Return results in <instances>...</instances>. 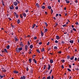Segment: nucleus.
I'll return each instance as SVG.
<instances>
[{"label": "nucleus", "instance_id": "9b49d317", "mask_svg": "<svg viewBox=\"0 0 79 79\" xmlns=\"http://www.w3.org/2000/svg\"><path fill=\"white\" fill-rule=\"evenodd\" d=\"M53 62V60L52 59H51L50 60V63L52 64Z\"/></svg>", "mask_w": 79, "mask_h": 79}, {"label": "nucleus", "instance_id": "9d476101", "mask_svg": "<svg viewBox=\"0 0 79 79\" xmlns=\"http://www.w3.org/2000/svg\"><path fill=\"white\" fill-rule=\"evenodd\" d=\"M31 60H32V59L31 58H30V59H29V62L30 63L31 62Z\"/></svg>", "mask_w": 79, "mask_h": 79}, {"label": "nucleus", "instance_id": "20e7f679", "mask_svg": "<svg viewBox=\"0 0 79 79\" xmlns=\"http://www.w3.org/2000/svg\"><path fill=\"white\" fill-rule=\"evenodd\" d=\"M21 79H25L26 77L25 76H23V77H21V78H20Z\"/></svg>", "mask_w": 79, "mask_h": 79}, {"label": "nucleus", "instance_id": "1a4fd4ad", "mask_svg": "<svg viewBox=\"0 0 79 79\" xmlns=\"http://www.w3.org/2000/svg\"><path fill=\"white\" fill-rule=\"evenodd\" d=\"M74 56H73V57H71V58H70V60H72L73 59H74Z\"/></svg>", "mask_w": 79, "mask_h": 79}, {"label": "nucleus", "instance_id": "bf43d9fd", "mask_svg": "<svg viewBox=\"0 0 79 79\" xmlns=\"http://www.w3.org/2000/svg\"><path fill=\"white\" fill-rule=\"evenodd\" d=\"M62 69H63L64 68V65H62Z\"/></svg>", "mask_w": 79, "mask_h": 79}, {"label": "nucleus", "instance_id": "09e8293b", "mask_svg": "<svg viewBox=\"0 0 79 79\" xmlns=\"http://www.w3.org/2000/svg\"><path fill=\"white\" fill-rule=\"evenodd\" d=\"M62 26L63 27H66V24H64V25H62Z\"/></svg>", "mask_w": 79, "mask_h": 79}, {"label": "nucleus", "instance_id": "393cba45", "mask_svg": "<svg viewBox=\"0 0 79 79\" xmlns=\"http://www.w3.org/2000/svg\"><path fill=\"white\" fill-rule=\"evenodd\" d=\"M44 35V33L41 31V35L42 37L43 36V35Z\"/></svg>", "mask_w": 79, "mask_h": 79}, {"label": "nucleus", "instance_id": "680f3d73", "mask_svg": "<svg viewBox=\"0 0 79 79\" xmlns=\"http://www.w3.org/2000/svg\"><path fill=\"white\" fill-rule=\"evenodd\" d=\"M3 71L5 73V72H6V71L5 70H3Z\"/></svg>", "mask_w": 79, "mask_h": 79}, {"label": "nucleus", "instance_id": "a19ab883", "mask_svg": "<svg viewBox=\"0 0 79 79\" xmlns=\"http://www.w3.org/2000/svg\"><path fill=\"white\" fill-rule=\"evenodd\" d=\"M15 40L16 42H17V41H18V40L17 38H15Z\"/></svg>", "mask_w": 79, "mask_h": 79}, {"label": "nucleus", "instance_id": "ea45409f", "mask_svg": "<svg viewBox=\"0 0 79 79\" xmlns=\"http://www.w3.org/2000/svg\"><path fill=\"white\" fill-rule=\"evenodd\" d=\"M37 39V37L36 36H35L34 38V39L35 40H36Z\"/></svg>", "mask_w": 79, "mask_h": 79}, {"label": "nucleus", "instance_id": "37998d69", "mask_svg": "<svg viewBox=\"0 0 79 79\" xmlns=\"http://www.w3.org/2000/svg\"><path fill=\"white\" fill-rule=\"evenodd\" d=\"M52 69H51V71H50V72H49V74H51L52 73Z\"/></svg>", "mask_w": 79, "mask_h": 79}, {"label": "nucleus", "instance_id": "4468645a", "mask_svg": "<svg viewBox=\"0 0 79 79\" xmlns=\"http://www.w3.org/2000/svg\"><path fill=\"white\" fill-rule=\"evenodd\" d=\"M25 49H26V51H27V48H28V46H27V45H25Z\"/></svg>", "mask_w": 79, "mask_h": 79}, {"label": "nucleus", "instance_id": "72a5a7b5", "mask_svg": "<svg viewBox=\"0 0 79 79\" xmlns=\"http://www.w3.org/2000/svg\"><path fill=\"white\" fill-rule=\"evenodd\" d=\"M70 2V1L69 0H67V1H66V3H69Z\"/></svg>", "mask_w": 79, "mask_h": 79}, {"label": "nucleus", "instance_id": "69168bd1", "mask_svg": "<svg viewBox=\"0 0 79 79\" xmlns=\"http://www.w3.org/2000/svg\"><path fill=\"white\" fill-rule=\"evenodd\" d=\"M64 41H62V44H64Z\"/></svg>", "mask_w": 79, "mask_h": 79}, {"label": "nucleus", "instance_id": "58836bf2", "mask_svg": "<svg viewBox=\"0 0 79 79\" xmlns=\"http://www.w3.org/2000/svg\"><path fill=\"white\" fill-rule=\"evenodd\" d=\"M44 23H45V24L46 25V26L47 27V26H48V24H47V22H45Z\"/></svg>", "mask_w": 79, "mask_h": 79}, {"label": "nucleus", "instance_id": "f8f14e48", "mask_svg": "<svg viewBox=\"0 0 79 79\" xmlns=\"http://www.w3.org/2000/svg\"><path fill=\"white\" fill-rule=\"evenodd\" d=\"M36 24H33V26L32 27V28L33 29H34V27L35 26Z\"/></svg>", "mask_w": 79, "mask_h": 79}, {"label": "nucleus", "instance_id": "c756f323", "mask_svg": "<svg viewBox=\"0 0 79 79\" xmlns=\"http://www.w3.org/2000/svg\"><path fill=\"white\" fill-rule=\"evenodd\" d=\"M10 48V46L9 45H8L6 47V48L7 49H9Z\"/></svg>", "mask_w": 79, "mask_h": 79}, {"label": "nucleus", "instance_id": "f3484780", "mask_svg": "<svg viewBox=\"0 0 79 79\" xmlns=\"http://www.w3.org/2000/svg\"><path fill=\"white\" fill-rule=\"evenodd\" d=\"M1 2L2 4V5L4 6V4L3 1V0H2Z\"/></svg>", "mask_w": 79, "mask_h": 79}, {"label": "nucleus", "instance_id": "7ed1b4c3", "mask_svg": "<svg viewBox=\"0 0 79 79\" xmlns=\"http://www.w3.org/2000/svg\"><path fill=\"white\" fill-rule=\"evenodd\" d=\"M16 50L18 53H19L20 52L19 48H16Z\"/></svg>", "mask_w": 79, "mask_h": 79}, {"label": "nucleus", "instance_id": "6ab92c4d", "mask_svg": "<svg viewBox=\"0 0 79 79\" xmlns=\"http://www.w3.org/2000/svg\"><path fill=\"white\" fill-rule=\"evenodd\" d=\"M48 9H49L50 10L52 8L51 6H48Z\"/></svg>", "mask_w": 79, "mask_h": 79}, {"label": "nucleus", "instance_id": "a18cd8bd", "mask_svg": "<svg viewBox=\"0 0 79 79\" xmlns=\"http://www.w3.org/2000/svg\"><path fill=\"white\" fill-rule=\"evenodd\" d=\"M9 8L10 9H11L12 10H13V9L11 7H10H10Z\"/></svg>", "mask_w": 79, "mask_h": 79}, {"label": "nucleus", "instance_id": "de8ad7c7", "mask_svg": "<svg viewBox=\"0 0 79 79\" xmlns=\"http://www.w3.org/2000/svg\"><path fill=\"white\" fill-rule=\"evenodd\" d=\"M28 69H28V67H27L26 70H27V71H28Z\"/></svg>", "mask_w": 79, "mask_h": 79}, {"label": "nucleus", "instance_id": "6e6d98bb", "mask_svg": "<svg viewBox=\"0 0 79 79\" xmlns=\"http://www.w3.org/2000/svg\"><path fill=\"white\" fill-rule=\"evenodd\" d=\"M39 44L40 45H41L42 44V42H40L39 43Z\"/></svg>", "mask_w": 79, "mask_h": 79}, {"label": "nucleus", "instance_id": "c85d7f7f", "mask_svg": "<svg viewBox=\"0 0 79 79\" xmlns=\"http://www.w3.org/2000/svg\"><path fill=\"white\" fill-rule=\"evenodd\" d=\"M75 25H79V23L78 22H76L75 23Z\"/></svg>", "mask_w": 79, "mask_h": 79}, {"label": "nucleus", "instance_id": "e2e57ef3", "mask_svg": "<svg viewBox=\"0 0 79 79\" xmlns=\"http://www.w3.org/2000/svg\"><path fill=\"white\" fill-rule=\"evenodd\" d=\"M35 55H34V56H33V58H34L35 57Z\"/></svg>", "mask_w": 79, "mask_h": 79}, {"label": "nucleus", "instance_id": "603ef678", "mask_svg": "<svg viewBox=\"0 0 79 79\" xmlns=\"http://www.w3.org/2000/svg\"><path fill=\"white\" fill-rule=\"evenodd\" d=\"M74 60L75 61H77V57H75Z\"/></svg>", "mask_w": 79, "mask_h": 79}, {"label": "nucleus", "instance_id": "a211bd4d", "mask_svg": "<svg viewBox=\"0 0 79 79\" xmlns=\"http://www.w3.org/2000/svg\"><path fill=\"white\" fill-rule=\"evenodd\" d=\"M33 46L32 44H31L30 45V48L31 49L33 48Z\"/></svg>", "mask_w": 79, "mask_h": 79}, {"label": "nucleus", "instance_id": "bb28decb", "mask_svg": "<svg viewBox=\"0 0 79 79\" xmlns=\"http://www.w3.org/2000/svg\"><path fill=\"white\" fill-rule=\"evenodd\" d=\"M27 43H28V44H27L28 45V46H29L30 45V43L29 42V41H28V42H27Z\"/></svg>", "mask_w": 79, "mask_h": 79}, {"label": "nucleus", "instance_id": "473e14b6", "mask_svg": "<svg viewBox=\"0 0 79 79\" xmlns=\"http://www.w3.org/2000/svg\"><path fill=\"white\" fill-rule=\"evenodd\" d=\"M20 17L21 19H23V16L21 14L20 15Z\"/></svg>", "mask_w": 79, "mask_h": 79}, {"label": "nucleus", "instance_id": "49530a36", "mask_svg": "<svg viewBox=\"0 0 79 79\" xmlns=\"http://www.w3.org/2000/svg\"><path fill=\"white\" fill-rule=\"evenodd\" d=\"M67 70H68V71H69L70 72H71V70H70L69 69H67Z\"/></svg>", "mask_w": 79, "mask_h": 79}, {"label": "nucleus", "instance_id": "4be33fe9", "mask_svg": "<svg viewBox=\"0 0 79 79\" xmlns=\"http://www.w3.org/2000/svg\"><path fill=\"white\" fill-rule=\"evenodd\" d=\"M48 29H46L45 30H44V33H46L48 31Z\"/></svg>", "mask_w": 79, "mask_h": 79}, {"label": "nucleus", "instance_id": "0e129e2a", "mask_svg": "<svg viewBox=\"0 0 79 79\" xmlns=\"http://www.w3.org/2000/svg\"><path fill=\"white\" fill-rule=\"evenodd\" d=\"M71 68V65H69V68Z\"/></svg>", "mask_w": 79, "mask_h": 79}, {"label": "nucleus", "instance_id": "774afa93", "mask_svg": "<svg viewBox=\"0 0 79 79\" xmlns=\"http://www.w3.org/2000/svg\"><path fill=\"white\" fill-rule=\"evenodd\" d=\"M46 78V77H44L42 79H45Z\"/></svg>", "mask_w": 79, "mask_h": 79}, {"label": "nucleus", "instance_id": "dca6fc26", "mask_svg": "<svg viewBox=\"0 0 79 79\" xmlns=\"http://www.w3.org/2000/svg\"><path fill=\"white\" fill-rule=\"evenodd\" d=\"M69 42H70L71 44H73V40H70L69 41Z\"/></svg>", "mask_w": 79, "mask_h": 79}, {"label": "nucleus", "instance_id": "a878e982", "mask_svg": "<svg viewBox=\"0 0 79 79\" xmlns=\"http://www.w3.org/2000/svg\"><path fill=\"white\" fill-rule=\"evenodd\" d=\"M17 23L18 24H19L20 23V21L19 19L17 20Z\"/></svg>", "mask_w": 79, "mask_h": 79}, {"label": "nucleus", "instance_id": "052dcab7", "mask_svg": "<svg viewBox=\"0 0 79 79\" xmlns=\"http://www.w3.org/2000/svg\"><path fill=\"white\" fill-rule=\"evenodd\" d=\"M26 12H27H27H28V10H26Z\"/></svg>", "mask_w": 79, "mask_h": 79}, {"label": "nucleus", "instance_id": "b1692460", "mask_svg": "<svg viewBox=\"0 0 79 79\" xmlns=\"http://www.w3.org/2000/svg\"><path fill=\"white\" fill-rule=\"evenodd\" d=\"M70 56H67V59L69 60V59H70Z\"/></svg>", "mask_w": 79, "mask_h": 79}, {"label": "nucleus", "instance_id": "423d86ee", "mask_svg": "<svg viewBox=\"0 0 79 79\" xmlns=\"http://www.w3.org/2000/svg\"><path fill=\"white\" fill-rule=\"evenodd\" d=\"M13 73H14L18 74V73L19 72H18V71H13Z\"/></svg>", "mask_w": 79, "mask_h": 79}, {"label": "nucleus", "instance_id": "6e6552de", "mask_svg": "<svg viewBox=\"0 0 79 79\" xmlns=\"http://www.w3.org/2000/svg\"><path fill=\"white\" fill-rule=\"evenodd\" d=\"M56 39H57V40H59L60 39L59 36L58 35H56Z\"/></svg>", "mask_w": 79, "mask_h": 79}, {"label": "nucleus", "instance_id": "39448f33", "mask_svg": "<svg viewBox=\"0 0 79 79\" xmlns=\"http://www.w3.org/2000/svg\"><path fill=\"white\" fill-rule=\"evenodd\" d=\"M23 15L24 16V17H26L27 15L25 14L24 13H23Z\"/></svg>", "mask_w": 79, "mask_h": 79}, {"label": "nucleus", "instance_id": "864d4df0", "mask_svg": "<svg viewBox=\"0 0 79 79\" xmlns=\"http://www.w3.org/2000/svg\"><path fill=\"white\" fill-rule=\"evenodd\" d=\"M50 44V42H48V43L47 44V45H49Z\"/></svg>", "mask_w": 79, "mask_h": 79}, {"label": "nucleus", "instance_id": "5fc2aeb1", "mask_svg": "<svg viewBox=\"0 0 79 79\" xmlns=\"http://www.w3.org/2000/svg\"><path fill=\"white\" fill-rule=\"evenodd\" d=\"M1 52L2 53H5V51H3V50H2Z\"/></svg>", "mask_w": 79, "mask_h": 79}, {"label": "nucleus", "instance_id": "4d7b16f0", "mask_svg": "<svg viewBox=\"0 0 79 79\" xmlns=\"http://www.w3.org/2000/svg\"><path fill=\"white\" fill-rule=\"evenodd\" d=\"M20 46H22V47H23L24 46V45H23V44H21Z\"/></svg>", "mask_w": 79, "mask_h": 79}, {"label": "nucleus", "instance_id": "f704fd0d", "mask_svg": "<svg viewBox=\"0 0 79 79\" xmlns=\"http://www.w3.org/2000/svg\"><path fill=\"white\" fill-rule=\"evenodd\" d=\"M51 78V77L50 76H48L47 78V79H50Z\"/></svg>", "mask_w": 79, "mask_h": 79}, {"label": "nucleus", "instance_id": "ddd939ff", "mask_svg": "<svg viewBox=\"0 0 79 79\" xmlns=\"http://www.w3.org/2000/svg\"><path fill=\"white\" fill-rule=\"evenodd\" d=\"M33 61L35 64H37V61L35 59H33Z\"/></svg>", "mask_w": 79, "mask_h": 79}, {"label": "nucleus", "instance_id": "f03ea898", "mask_svg": "<svg viewBox=\"0 0 79 79\" xmlns=\"http://www.w3.org/2000/svg\"><path fill=\"white\" fill-rule=\"evenodd\" d=\"M14 14L15 15V16H16V18H18L19 17V15L18 14H17L15 12H14Z\"/></svg>", "mask_w": 79, "mask_h": 79}, {"label": "nucleus", "instance_id": "7c9ffc66", "mask_svg": "<svg viewBox=\"0 0 79 79\" xmlns=\"http://www.w3.org/2000/svg\"><path fill=\"white\" fill-rule=\"evenodd\" d=\"M54 49H56L57 48L56 46H55L54 47Z\"/></svg>", "mask_w": 79, "mask_h": 79}, {"label": "nucleus", "instance_id": "412c9836", "mask_svg": "<svg viewBox=\"0 0 79 79\" xmlns=\"http://www.w3.org/2000/svg\"><path fill=\"white\" fill-rule=\"evenodd\" d=\"M44 51H45V50H44V48H42V49L41 50V51L42 52H44Z\"/></svg>", "mask_w": 79, "mask_h": 79}, {"label": "nucleus", "instance_id": "f257e3e1", "mask_svg": "<svg viewBox=\"0 0 79 79\" xmlns=\"http://www.w3.org/2000/svg\"><path fill=\"white\" fill-rule=\"evenodd\" d=\"M14 4L15 6H16L18 5L17 2H14Z\"/></svg>", "mask_w": 79, "mask_h": 79}, {"label": "nucleus", "instance_id": "cd10ccee", "mask_svg": "<svg viewBox=\"0 0 79 79\" xmlns=\"http://www.w3.org/2000/svg\"><path fill=\"white\" fill-rule=\"evenodd\" d=\"M61 61H62L63 63H64L65 62V61L64 59H62V60H61Z\"/></svg>", "mask_w": 79, "mask_h": 79}, {"label": "nucleus", "instance_id": "3c124183", "mask_svg": "<svg viewBox=\"0 0 79 79\" xmlns=\"http://www.w3.org/2000/svg\"><path fill=\"white\" fill-rule=\"evenodd\" d=\"M59 14H56V17H57L58 16Z\"/></svg>", "mask_w": 79, "mask_h": 79}, {"label": "nucleus", "instance_id": "e433bc0d", "mask_svg": "<svg viewBox=\"0 0 79 79\" xmlns=\"http://www.w3.org/2000/svg\"><path fill=\"white\" fill-rule=\"evenodd\" d=\"M73 30L75 31H77V30L74 28H73Z\"/></svg>", "mask_w": 79, "mask_h": 79}, {"label": "nucleus", "instance_id": "13d9d810", "mask_svg": "<svg viewBox=\"0 0 79 79\" xmlns=\"http://www.w3.org/2000/svg\"><path fill=\"white\" fill-rule=\"evenodd\" d=\"M8 19H9L10 21H11V19L10 18H8Z\"/></svg>", "mask_w": 79, "mask_h": 79}, {"label": "nucleus", "instance_id": "5701e85b", "mask_svg": "<svg viewBox=\"0 0 79 79\" xmlns=\"http://www.w3.org/2000/svg\"><path fill=\"white\" fill-rule=\"evenodd\" d=\"M45 6H43L41 7V8L42 9H44L45 8Z\"/></svg>", "mask_w": 79, "mask_h": 79}, {"label": "nucleus", "instance_id": "aec40b11", "mask_svg": "<svg viewBox=\"0 0 79 79\" xmlns=\"http://www.w3.org/2000/svg\"><path fill=\"white\" fill-rule=\"evenodd\" d=\"M4 51L5 52H6V53H8V52L7 50V49H4Z\"/></svg>", "mask_w": 79, "mask_h": 79}, {"label": "nucleus", "instance_id": "338daca9", "mask_svg": "<svg viewBox=\"0 0 79 79\" xmlns=\"http://www.w3.org/2000/svg\"><path fill=\"white\" fill-rule=\"evenodd\" d=\"M29 54H31V51H30L29 52Z\"/></svg>", "mask_w": 79, "mask_h": 79}, {"label": "nucleus", "instance_id": "c9c22d12", "mask_svg": "<svg viewBox=\"0 0 79 79\" xmlns=\"http://www.w3.org/2000/svg\"><path fill=\"white\" fill-rule=\"evenodd\" d=\"M18 9V6H16L15 7V9L16 10H17Z\"/></svg>", "mask_w": 79, "mask_h": 79}, {"label": "nucleus", "instance_id": "0eeeda50", "mask_svg": "<svg viewBox=\"0 0 79 79\" xmlns=\"http://www.w3.org/2000/svg\"><path fill=\"white\" fill-rule=\"evenodd\" d=\"M48 70H49L51 68V66L50 65V64H49L48 65Z\"/></svg>", "mask_w": 79, "mask_h": 79}, {"label": "nucleus", "instance_id": "2eb2a0df", "mask_svg": "<svg viewBox=\"0 0 79 79\" xmlns=\"http://www.w3.org/2000/svg\"><path fill=\"white\" fill-rule=\"evenodd\" d=\"M36 5L38 8H39L40 7L38 3H36Z\"/></svg>", "mask_w": 79, "mask_h": 79}, {"label": "nucleus", "instance_id": "c03bdc74", "mask_svg": "<svg viewBox=\"0 0 79 79\" xmlns=\"http://www.w3.org/2000/svg\"><path fill=\"white\" fill-rule=\"evenodd\" d=\"M11 26L12 28H15V26L14 25H13L12 24H11Z\"/></svg>", "mask_w": 79, "mask_h": 79}, {"label": "nucleus", "instance_id": "8fccbe9b", "mask_svg": "<svg viewBox=\"0 0 79 79\" xmlns=\"http://www.w3.org/2000/svg\"><path fill=\"white\" fill-rule=\"evenodd\" d=\"M54 77H53V76H52V77H51V79H54Z\"/></svg>", "mask_w": 79, "mask_h": 79}, {"label": "nucleus", "instance_id": "2f4dec72", "mask_svg": "<svg viewBox=\"0 0 79 79\" xmlns=\"http://www.w3.org/2000/svg\"><path fill=\"white\" fill-rule=\"evenodd\" d=\"M23 49L22 48H19V51H21Z\"/></svg>", "mask_w": 79, "mask_h": 79}, {"label": "nucleus", "instance_id": "79ce46f5", "mask_svg": "<svg viewBox=\"0 0 79 79\" xmlns=\"http://www.w3.org/2000/svg\"><path fill=\"white\" fill-rule=\"evenodd\" d=\"M58 43V41L57 40H56V41H55V43Z\"/></svg>", "mask_w": 79, "mask_h": 79}, {"label": "nucleus", "instance_id": "4c0bfd02", "mask_svg": "<svg viewBox=\"0 0 79 79\" xmlns=\"http://www.w3.org/2000/svg\"><path fill=\"white\" fill-rule=\"evenodd\" d=\"M37 52H38V53H40V50H39V49H37Z\"/></svg>", "mask_w": 79, "mask_h": 79}]
</instances>
